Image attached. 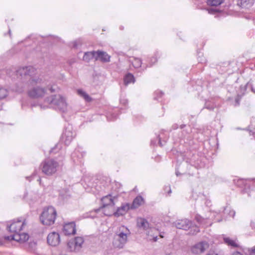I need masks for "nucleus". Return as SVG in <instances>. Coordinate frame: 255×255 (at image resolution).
<instances>
[{
	"instance_id": "f257e3e1",
	"label": "nucleus",
	"mask_w": 255,
	"mask_h": 255,
	"mask_svg": "<svg viewBox=\"0 0 255 255\" xmlns=\"http://www.w3.org/2000/svg\"><path fill=\"white\" fill-rule=\"evenodd\" d=\"M130 234L129 231L125 226L120 227L119 231L115 233L113 245L116 248L122 249L128 241V235Z\"/></svg>"
},
{
	"instance_id": "2eb2a0df",
	"label": "nucleus",
	"mask_w": 255,
	"mask_h": 255,
	"mask_svg": "<svg viewBox=\"0 0 255 255\" xmlns=\"http://www.w3.org/2000/svg\"><path fill=\"white\" fill-rule=\"evenodd\" d=\"M76 232V225L74 222L66 224L63 226V233L65 235H74Z\"/></svg>"
},
{
	"instance_id": "4be33fe9",
	"label": "nucleus",
	"mask_w": 255,
	"mask_h": 255,
	"mask_svg": "<svg viewBox=\"0 0 255 255\" xmlns=\"http://www.w3.org/2000/svg\"><path fill=\"white\" fill-rule=\"evenodd\" d=\"M254 3V0H239L238 4L243 8L251 7Z\"/></svg>"
},
{
	"instance_id": "7c9ffc66",
	"label": "nucleus",
	"mask_w": 255,
	"mask_h": 255,
	"mask_svg": "<svg viewBox=\"0 0 255 255\" xmlns=\"http://www.w3.org/2000/svg\"><path fill=\"white\" fill-rule=\"evenodd\" d=\"M8 94V92L6 89L0 87V99L5 98Z\"/></svg>"
},
{
	"instance_id": "9b49d317",
	"label": "nucleus",
	"mask_w": 255,
	"mask_h": 255,
	"mask_svg": "<svg viewBox=\"0 0 255 255\" xmlns=\"http://www.w3.org/2000/svg\"><path fill=\"white\" fill-rule=\"evenodd\" d=\"M173 224L177 229L188 230L191 227L192 223L189 220L185 219L176 220Z\"/></svg>"
},
{
	"instance_id": "412c9836",
	"label": "nucleus",
	"mask_w": 255,
	"mask_h": 255,
	"mask_svg": "<svg viewBox=\"0 0 255 255\" xmlns=\"http://www.w3.org/2000/svg\"><path fill=\"white\" fill-rule=\"evenodd\" d=\"M67 249L71 252H78L79 251L73 239L69 240L67 243Z\"/></svg>"
},
{
	"instance_id": "6e6d98bb",
	"label": "nucleus",
	"mask_w": 255,
	"mask_h": 255,
	"mask_svg": "<svg viewBox=\"0 0 255 255\" xmlns=\"http://www.w3.org/2000/svg\"><path fill=\"white\" fill-rule=\"evenodd\" d=\"M37 181H39V183H40L41 181V178L40 177H39L38 179H37Z\"/></svg>"
},
{
	"instance_id": "3c124183",
	"label": "nucleus",
	"mask_w": 255,
	"mask_h": 255,
	"mask_svg": "<svg viewBox=\"0 0 255 255\" xmlns=\"http://www.w3.org/2000/svg\"><path fill=\"white\" fill-rule=\"evenodd\" d=\"M176 175L178 176L180 175V173L179 171H176Z\"/></svg>"
},
{
	"instance_id": "2f4dec72",
	"label": "nucleus",
	"mask_w": 255,
	"mask_h": 255,
	"mask_svg": "<svg viewBox=\"0 0 255 255\" xmlns=\"http://www.w3.org/2000/svg\"><path fill=\"white\" fill-rule=\"evenodd\" d=\"M208 11L209 13L215 14L216 13H221L222 12V10H220L219 8L217 7H211L208 9Z\"/></svg>"
},
{
	"instance_id": "7ed1b4c3",
	"label": "nucleus",
	"mask_w": 255,
	"mask_h": 255,
	"mask_svg": "<svg viewBox=\"0 0 255 255\" xmlns=\"http://www.w3.org/2000/svg\"><path fill=\"white\" fill-rule=\"evenodd\" d=\"M59 166V163L53 159H46L43 161L40 167L42 172L47 176H51L54 174Z\"/></svg>"
},
{
	"instance_id": "a878e982",
	"label": "nucleus",
	"mask_w": 255,
	"mask_h": 255,
	"mask_svg": "<svg viewBox=\"0 0 255 255\" xmlns=\"http://www.w3.org/2000/svg\"><path fill=\"white\" fill-rule=\"evenodd\" d=\"M224 242L229 246H230L233 247H238V245L235 243V242L232 240H231L230 238L226 237L224 238Z\"/></svg>"
},
{
	"instance_id": "f704fd0d",
	"label": "nucleus",
	"mask_w": 255,
	"mask_h": 255,
	"mask_svg": "<svg viewBox=\"0 0 255 255\" xmlns=\"http://www.w3.org/2000/svg\"><path fill=\"white\" fill-rule=\"evenodd\" d=\"M3 238H4V239L6 241H15V234L14 233L13 235H11L10 236H5Z\"/></svg>"
},
{
	"instance_id": "79ce46f5",
	"label": "nucleus",
	"mask_w": 255,
	"mask_h": 255,
	"mask_svg": "<svg viewBox=\"0 0 255 255\" xmlns=\"http://www.w3.org/2000/svg\"><path fill=\"white\" fill-rule=\"evenodd\" d=\"M178 128V124H174L172 126L170 130H175V129H177Z\"/></svg>"
},
{
	"instance_id": "4d7b16f0",
	"label": "nucleus",
	"mask_w": 255,
	"mask_h": 255,
	"mask_svg": "<svg viewBox=\"0 0 255 255\" xmlns=\"http://www.w3.org/2000/svg\"><path fill=\"white\" fill-rule=\"evenodd\" d=\"M163 95V93L162 92H160V96L161 97Z\"/></svg>"
},
{
	"instance_id": "393cba45",
	"label": "nucleus",
	"mask_w": 255,
	"mask_h": 255,
	"mask_svg": "<svg viewBox=\"0 0 255 255\" xmlns=\"http://www.w3.org/2000/svg\"><path fill=\"white\" fill-rule=\"evenodd\" d=\"M73 240L75 241V244L76 245V246L80 250L81 248L82 245L84 242L83 238L82 237H75Z\"/></svg>"
},
{
	"instance_id": "b1692460",
	"label": "nucleus",
	"mask_w": 255,
	"mask_h": 255,
	"mask_svg": "<svg viewBox=\"0 0 255 255\" xmlns=\"http://www.w3.org/2000/svg\"><path fill=\"white\" fill-rule=\"evenodd\" d=\"M77 93L78 95L82 97L87 102H91L92 101V98L82 90L78 89Z\"/></svg>"
},
{
	"instance_id": "a18cd8bd",
	"label": "nucleus",
	"mask_w": 255,
	"mask_h": 255,
	"mask_svg": "<svg viewBox=\"0 0 255 255\" xmlns=\"http://www.w3.org/2000/svg\"><path fill=\"white\" fill-rule=\"evenodd\" d=\"M167 188H168V190L167 191V193H168V194L169 195L171 193V190L170 189V186H166L165 187V190L167 189Z\"/></svg>"
},
{
	"instance_id": "09e8293b",
	"label": "nucleus",
	"mask_w": 255,
	"mask_h": 255,
	"mask_svg": "<svg viewBox=\"0 0 255 255\" xmlns=\"http://www.w3.org/2000/svg\"><path fill=\"white\" fill-rule=\"evenodd\" d=\"M235 215V211H233L231 212V213H230V215L231 216H234Z\"/></svg>"
},
{
	"instance_id": "4468645a",
	"label": "nucleus",
	"mask_w": 255,
	"mask_h": 255,
	"mask_svg": "<svg viewBox=\"0 0 255 255\" xmlns=\"http://www.w3.org/2000/svg\"><path fill=\"white\" fill-rule=\"evenodd\" d=\"M95 60H100L103 63H107L110 61L111 56L106 52L101 50L96 51Z\"/></svg>"
},
{
	"instance_id": "6e6552de",
	"label": "nucleus",
	"mask_w": 255,
	"mask_h": 255,
	"mask_svg": "<svg viewBox=\"0 0 255 255\" xmlns=\"http://www.w3.org/2000/svg\"><path fill=\"white\" fill-rule=\"evenodd\" d=\"M209 247V244L206 241H201L196 243L191 248L192 254L195 255H202Z\"/></svg>"
},
{
	"instance_id": "8fccbe9b",
	"label": "nucleus",
	"mask_w": 255,
	"mask_h": 255,
	"mask_svg": "<svg viewBox=\"0 0 255 255\" xmlns=\"http://www.w3.org/2000/svg\"><path fill=\"white\" fill-rule=\"evenodd\" d=\"M158 137H159V135H158ZM159 144H160V145L161 146H162V144H161V141H160V138H159Z\"/></svg>"
},
{
	"instance_id": "bf43d9fd",
	"label": "nucleus",
	"mask_w": 255,
	"mask_h": 255,
	"mask_svg": "<svg viewBox=\"0 0 255 255\" xmlns=\"http://www.w3.org/2000/svg\"><path fill=\"white\" fill-rule=\"evenodd\" d=\"M250 133H252V131L251 130L250 131Z\"/></svg>"
},
{
	"instance_id": "aec40b11",
	"label": "nucleus",
	"mask_w": 255,
	"mask_h": 255,
	"mask_svg": "<svg viewBox=\"0 0 255 255\" xmlns=\"http://www.w3.org/2000/svg\"><path fill=\"white\" fill-rule=\"evenodd\" d=\"M248 179L243 178H235L233 180L234 184L239 187H248L249 185L247 183Z\"/></svg>"
},
{
	"instance_id": "603ef678",
	"label": "nucleus",
	"mask_w": 255,
	"mask_h": 255,
	"mask_svg": "<svg viewBox=\"0 0 255 255\" xmlns=\"http://www.w3.org/2000/svg\"><path fill=\"white\" fill-rule=\"evenodd\" d=\"M3 243L2 241H0V247L3 246Z\"/></svg>"
},
{
	"instance_id": "37998d69",
	"label": "nucleus",
	"mask_w": 255,
	"mask_h": 255,
	"mask_svg": "<svg viewBox=\"0 0 255 255\" xmlns=\"http://www.w3.org/2000/svg\"><path fill=\"white\" fill-rule=\"evenodd\" d=\"M250 254L251 255H255V246L251 249Z\"/></svg>"
},
{
	"instance_id": "ddd939ff",
	"label": "nucleus",
	"mask_w": 255,
	"mask_h": 255,
	"mask_svg": "<svg viewBox=\"0 0 255 255\" xmlns=\"http://www.w3.org/2000/svg\"><path fill=\"white\" fill-rule=\"evenodd\" d=\"M130 209V204L129 203L123 204L120 207H118L116 212H115L112 216L119 217L123 216Z\"/></svg>"
},
{
	"instance_id": "39448f33",
	"label": "nucleus",
	"mask_w": 255,
	"mask_h": 255,
	"mask_svg": "<svg viewBox=\"0 0 255 255\" xmlns=\"http://www.w3.org/2000/svg\"><path fill=\"white\" fill-rule=\"evenodd\" d=\"M25 225V220L22 221L18 219L16 221L13 220L10 225L7 226L6 228L8 232L15 234L20 232Z\"/></svg>"
},
{
	"instance_id": "c756f323",
	"label": "nucleus",
	"mask_w": 255,
	"mask_h": 255,
	"mask_svg": "<svg viewBox=\"0 0 255 255\" xmlns=\"http://www.w3.org/2000/svg\"><path fill=\"white\" fill-rule=\"evenodd\" d=\"M142 64L141 60L138 58H134L132 62V65L134 68H138L141 67Z\"/></svg>"
},
{
	"instance_id": "58836bf2",
	"label": "nucleus",
	"mask_w": 255,
	"mask_h": 255,
	"mask_svg": "<svg viewBox=\"0 0 255 255\" xmlns=\"http://www.w3.org/2000/svg\"><path fill=\"white\" fill-rule=\"evenodd\" d=\"M205 107L210 111H213L214 109V105L208 104V103H206Z\"/></svg>"
},
{
	"instance_id": "72a5a7b5",
	"label": "nucleus",
	"mask_w": 255,
	"mask_h": 255,
	"mask_svg": "<svg viewBox=\"0 0 255 255\" xmlns=\"http://www.w3.org/2000/svg\"><path fill=\"white\" fill-rule=\"evenodd\" d=\"M42 80L41 79H35L32 77H30L29 79V82L30 84L33 85L37 83H40Z\"/></svg>"
},
{
	"instance_id": "f3484780",
	"label": "nucleus",
	"mask_w": 255,
	"mask_h": 255,
	"mask_svg": "<svg viewBox=\"0 0 255 255\" xmlns=\"http://www.w3.org/2000/svg\"><path fill=\"white\" fill-rule=\"evenodd\" d=\"M136 224L138 228L143 230H146L149 228V224L148 221L144 218H137Z\"/></svg>"
},
{
	"instance_id": "5701e85b",
	"label": "nucleus",
	"mask_w": 255,
	"mask_h": 255,
	"mask_svg": "<svg viewBox=\"0 0 255 255\" xmlns=\"http://www.w3.org/2000/svg\"><path fill=\"white\" fill-rule=\"evenodd\" d=\"M135 82V78L134 76L130 73H128L124 77V83L125 85H128L130 83H134Z\"/></svg>"
},
{
	"instance_id": "9d476101",
	"label": "nucleus",
	"mask_w": 255,
	"mask_h": 255,
	"mask_svg": "<svg viewBox=\"0 0 255 255\" xmlns=\"http://www.w3.org/2000/svg\"><path fill=\"white\" fill-rule=\"evenodd\" d=\"M35 69L32 66H25L18 68L16 71V75L17 76H31L34 73Z\"/></svg>"
},
{
	"instance_id": "dca6fc26",
	"label": "nucleus",
	"mask_w": 255,
	"mask_h": 255,
	"mask_svg": "<svg viewBox=\"0 0 255 255\" xmlns=\"http://www.w3.org/2000/svg\"><path fill=\"white\" fill-rule=\"evenodd\" d=\"M144 203V199L141 196H137L136 197L130 205L131 209H135L138 208L140 206Z\"/></svg>"
},
{
	"instance_id": "13d9d810",
	"label": "nucleus",
	"mask_w": 255,
	"mask_h": 255,
	"mask_svg": "<svg viewBox=\"0 0 255 255\" xmlns=\"http://www.w3.org/2000/svg\"><path fill=\"white\" fill-rule=\"evenodd\" d=\"M160 237H161V238H163V236H162V235H161V234H160Z\"/></svg>"
},
{
	"instance_id": "864d4df0",
	"label": "nucleus",
	"mask_w": 255,
	"mask_h": 255,
	"mask_svg": "<svg viewBox=\"0 0 255 255\" xmlns=\"http://www.w3.org/2000/svg\"><path fill=\"white\" fill-rule=\"evenodd\" d=\"M153 231H157L155 229H150V231H151V232Z\"/></svg>"
},
{
	"instance_id": "0eeeda50",
	"label": "nucleus",
	"mask_w": 255,
	"mask_h": 255,
	"mask_svg": "<svg viewBox=\"0 0 255 255\" xmlns=\"http://www.w3.org/2000/svg\"><path fill=\"white\" fill-rule=\"evenodd\" d=\"M117 199V196H113L112 194H109L101 199V202L102 203V206L101 208H104V214L107 216H111L112 214H109L106 212L107 208L110 206H114L115 204L114 200Z\"/></svg>"
},
{
	"instance_id": "473e14b6",
	"label": "nucleus",
	"mask_w": 255,
	"mask_h": 255,
	"mask_svg": "<svg viewBox=\"0 0 255 255\" xmlns=\"http://www.w3.org/2000/svg\"><path fill=\"white\" fill-rule=\"evenodd\" d=\"M251 85V82H248L245 85L243 86L241 85L240 88V92L242 93L243 95H244L248 87H250Z\"/></svg>"
},
{
	"instance_id": "c03bdc74",
	"label": "nucleus",
	"mask_w": 255,
	"mask_h": 255,
	"mask_svg": "<svg viewBox=\"0 0 255 255\" xmlns=\"http://www.w3.org/2000/svg\"><path fill=\"white\" fill-rule=\"evenodd\" d=\"M250 88L251 89V90L252 92H253L255 94V89L254 88L253 85L251 83V85L250 86Z\"/></svg>"
},
{
	"instance_id": "de8ad7c7",
	"label": "nucleus",
	"mask_w": 255,
	"mask_h": 255,
	"mask_svg": "<svg viewBox=\"0 0 255 255\" xmlns=\"http://www.w3.org/2000/svg\"><path fill=\"white\" fill-rule=\"evenodd\" d=\"M185 127H186V125L182 124V125H180V128L182 129L184 128H185Z\"/></svg>"
},
{
	"instance_id": "f8f14e48",
	"label": "nucleus",
	"mask_w": 255,
	"mask_h": 255,
	"mask_svg": "<svg viewBox=\"0 0 255 255\" xmlns=\"http://www.w3.org/2000/svg\"><path fill=\"white\" fill-rule=\"evenodd\" d=\"M60 241V235L56 232L49 234L47 238V243L51 246H57L59 245Z\"/></svg>"
},
{
	"instance_id": "49530a36",
	"label": "nucleus",
	"mask_w": 255,
	"mask_h": 255,
	"mask_svg": "<svg viewBox=\"0 0 255 255\" xmlns=\"http://www.w3.org/2000/svg\"><path fill=\"white\" fill-rule=\"evenodd\" d=\"M232 255H243L242 254H241L240 252L237 251V252H235L234 253H233V254Z\"/></svg>"
},
{
	"instance_id": "c85d7f7f",
	"label": "nucleus",
	"mask_w": 255,
	"mask_h": 255,
	"mask_svg": "<svg viewBox=\"0 0 255 255\" xmlns=\"http://www.w3.org/2000/svg\"><path fill=\"white\" fill-rule=\"evenodd\" d=\"M195 219L201 225H205L207 223V219H205L199 215H196Z\"/></svg>"
},
{
	"instance_id": "e433bc0d",
	"label": "nucleus",
	"mask_w": 255,
	"mask_h": 255,
	"mask_svg": "<svg viewBox=\"0 0 255 255\" xmlns=\"http://www.w3.org/2000/svg\"><path fill=\"white\" fill-rule=\"evenodd\" d=\"M82 42L80 40H77L73 42V47L75 48H77L78 45H81Z\"/></svg>"
},
{
	"instance_id": "f03ea898",
	"label": "nucleus",
	"mask_w": 255,
	"mask_h": 255,
	"mask_svg": "<svg viewBox=\"0 0 255 255\" xmlns=\"http://www.w3.org/2000/svg\"><path fill=\"white\" fill-rule=\"evenodd\" d=\"M56 216L55 209L52 206H49L43 209L39 218L43 225L50 226L54 223Z\"/></svg>"
},
{
	"instance_id": "c9c22d12",
	"label": "nucleus",
	"mask_w": 255,
	"mask_h": 255,
	"mask_svg": "<svg viewBox=\"0 0 255 255\" xmlns=\"http://www.w3.org/2000/svg\"><path fill=\"white\" fill-rule=\"evenodd\" d=\"M45 89H46V91L47 90H49L50 93H54L56 91V89H58V87H56L55 86H51L50 87H49L48 86H47L46 88H45Z\"/></svg>"
},
{
	"instance_id": "a19ab883",
	"label": "nucleus",
	"mask_w": 255,
	"mask_h": 255,
	"mask_svg": "<svg viewBox=\"0 0 255 255\" xmlns=\"http://www.w3.org/2000/svg\"><path fill=\"white\" fill-rule=\"evenodd\" d=\"M206 255H219L218 254L215 253L213 251H210Z\"/></svg>"
},
{
	"instance_id": "20e7f679",
	"label": "nucleus",
	"mask_w": 255,
	"mask_h": 255,
	"mask_svg": "<svg viewBox=\"0 0 255 255\" xmlns=\"http://www.w3.org/2000/svg\"><path fill=\"white\" fill-rule=\"evenodd\" d=\"M45 102L54 106V108L62 112H64L67 109L65 99L60 95H52L47 97Z\"/></svg>"
},
{
	"instance_id": "4c0bfd02",
	"label": "nucleus",
	"mask_w": 255,
	"mask_h": 255,
	"mask_svg": "<svg viewBox=\"0 0 255 255\" xmlns=\"http://www.w3.org/2000/svg\"><path fill=\"white\" fill-rule=\"evenodd\" d=\"M157 61V58L156 57H154V56H152L150 58V63H151L150 64V66H151L153 64H154V63H155Z\"/></svg>"
},
{
	"instance_id": "6ab92c4d",
	"label": "nucleus",
	"mask_w": 255,
	"mask_h": 255,
	"mask_svg": "<svg viewBox=\"0 0 255 255\" xmlns=\"http://www.w3.org/2000/svg\"><path fill=\"white\" fill-rule=\"evenodd\" d=\"M96 54V51L86 52L84 53L83 60L86 62H89L93 59H95Z\"/></svg>"
},
{
	"instance_id": "5fc2aeb1",
	"label": "nucleus",
	"mask_w": 255,
	"mask_h": 255,
	"mask_svg": "<svg viewBox=\"0 0 255 255\" xmlns=\"http://www.w3.org/2000/svg\"><path fill=\"white\" fill-rule=\"evenodd\" d=\"M8 34H9V36H11V31H10V29L8 30Z\"/></svg>"
},
{
	"instance_id": "bb28decb",
	"label": "nucleus",
	"mask_w": 255,
	"mask_h": 255,
	"mask_svg": "<svg viewBox=\"0 0 255 255\" xmlns=\"http://www.w3.org/2000/svg\"><path fill=\"white\" fill-rule=\"evenodd\" d=\"M189 230H190V231L188 234L191 235H196L200 232L199 228L198 226H192V225Z\"/></svg>"
},
{
	"instance_id": "423d86ee",
	"label": "nucleus",
	"mask_w": 255,
	"mask_h": 255,
	"mask_svg": "<svg viewBox=\"0 0 255 255\" xmlns=\"http://www.w3.org/2000/svg\"><path fill=\"white\" fill-rule=\"evenodd\" d=\"M76 133L73 130V128L71 125H68L66 127L64 130L63 131L61 139L64 142L65 144L68 145L73 139L75 137Z\"/></svg>"
},
{
	"instance_id": "ea45409f",
	"label": "nucleus",
	"mask_w": 255,
	"mask_h": 255,
	"mask_svg": "<svg viewBox=\"0 0 255 255\" xmlns=\"http://www.w3.org/2000/svg\"><path fill=\"white\" fill-rule=\"evenodd\" d=\"M147 235L148 236H150L151 237H152V235H150V231H148ZM152 237H153L152 240L154 242H156L157 241V235H156L155 236H152Z\"/></svg>"
},
{
	"instance_id": "a211bd4d",
	"label": "nucleus",
	"mask_w": 255,
	"mask_h": 255,
	"mask_svg": "<svg viewBox=\"0 0 255 255\" xmlns=\"http://www.w3.org/2000/svg\"><path fill=\"white\" fill-rule=\"evenodd\" d=\"M15 241L19 243H24L29 239V235L27 233L19 232L15 234Z\"/></svg>"
},
{
	"instance_id": "1a4fd4ad",
	"label": "nucleus",
	"mask_w": 255,
	"mask_h": 255,
	"mask_svg": "<svg viewBox=\"0 0 255 255\" xmlns=\"http://www.w3.org/2000/svg\"><path fill=\"white\" fill-rule=\"evenodd\" d=\"M46 93V89L37 87L33 88L28 92V95L32 98L42 97Z\"/></svg>"
},
{
	"instance_id": "cd10ccee",
	"label": "nucleus",
	"mask_w": 255,
	"mask_h": 255,
	"mask_svg": "<svg viewBox=\"0 0 255 255\" xmlns=\"http://www.w3.org/2000/svg\"><path fill=\"white\" fill-rule=\"evenodd\" d=\"M223 2V0H208L207 4L209 5L217 6Z\"/></svg>"
}]
</instances>
